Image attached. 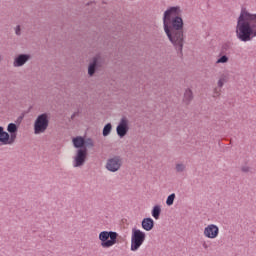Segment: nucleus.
<instances>
[{
  "label": "nucleus",
  "mask_w": 256,
  "mask_h": 256,
  "mask_svg": "<svg viewBox=\"0 0 256 256\" xmlns=\"http://www.w3.org/2000/svg\"><path fill=\"white\" fill-rule=\"evenodd\" d=\"M145 239H147V234H145V232H143L137 228H133L132 236H131L130 250L131 251H139V249L141 248V245H143V243H145Z\"/></svg>",
  "instance_id": "8"
},
{
  "label": "nucleus",
  "mask_w": 256,
  "mask_h": 256,
  "mask_svg": "<svg viewBox=\"0 0 256 256\" xmlns=\"http://www.w3.org/2000/svg\"><path fill=\"white\" fill-rule=\"evenodd\" d=\"M252 27V33H250V38L245 36H240L239 41H243V43H247V41H252L254 37H256V26L253 25Z\"/></svg>",
  "instance_id": "15"
},
{
  "label": "nucleus",
  "mask_w": 256,
  "mask_h": 256,
  "mask_svg": "<svg viewBox=\"0 0 256 256\" xmlns=\"http://www.w3.org/2000/svg\"><path fill=\"white\" fill-rule=\"evenodd\" d=\"M253 25L256 27V14H252L247 11V8L242 7L236 25L237 39L241 38L242 36L250 39L251 33H253L254 29Z\"/></svg>",
  "instance_id": "3"
},
{
  "label": "nucleus",
  "mask_w": 256,
  "mask_h": 256,
  "mask_svg": "<svg viewBox=\"0 0 256 256\" xmlns=\"http://www.w3.org/2000/svg\"><path fill=\"white\" fill-rule=\"evenodd\" d=\"M116 132L120 139H123V137L129 133V119H127V117H122L120 119V122L116 127Z\"/></svg>",
  "instance_id": "10"
},
{
  "label": "nucleus",
  "mask_w": 256,
  "mask_h": 256,
  "mask_svg": "<svg viewBox=\"0 0 256 256\" xmlns=\"http://www.w3.org/2000/svg\"><path fill=\"white\" fill-rule=\"evenodd\" d=\"M19 131V125L16 123H9L7 131L3 126H0V143L2 145H13L17 141V133Z\"/></svg>",
  "instance_id": "4"
},
{
  "label": "nucleus",
  "mask_w": 256,
  "mask_h": 256,
  "mask_svg": "<svg viewBox=\"0 0 256 256\" xmlns=\"http://www.w3.org/2000/svg\"><path fill=\"white\" fill-rule=\"evenodd\" d=\"M141 227L144 231H153L155 221L151 217L144 218L141 222Z\"/></svg>",
  "instance_id": "13"
},
{
  "label": "nucleus",
  "mask_w": 256,
  "mask_h": 256,
  "mask_svg": "<svg viewBox=\"0 0 256 256\" xmlns=\"http://www.w3.org/2000/svg\"><path fill=\"white\" fill-rule=\"evenodd\" d=\"M225 83H227V77L225 75H222L221 78L218 80V87H223V85H225Z\"/></svg>",
  "instance_id": "20"
},
{
  "label": "nucleus",
  "mask_w": 256,
  "mask_h": 256,
  "mask_svg": "<svg viewBox=\"0 0 256 256\" xmlns=\"http://www.w3.org/2000/svg\"><path fill=\"white\" fill-rule=\"evenodd\" d=\"M123 162L121 161V156H114L113 158H109L106 163V169L111 173H117Z\"/></svg>",
  "instance_id": "9"
},
{
  "label": "nucleus",
  "mask_w": 256,
  "mask_h": 256,
  "mask_svg": "<svg viewBox=\"0 0 256 256\" xmlns=\"http://www.w3.org/2000/svg\"><path fill=\"white\" fill-rule=\"evenodd\" d=\"M204 236L207 237V239H217V237H219V226L209 224L204 228Z\"/></svg>",
  "instance_id": "11"
},
{
  "label": "nucleus",
  "mask_w": 256,
  "mask_h": 256,
  "mask_svg": "<svg viewBox=\"0 0 256 256\" xmlns=\"http://www.w3.org/2000/svg\"><path fill=\"white\" fill-rule=\"evenodd\" d=\"M173 203H175V193L170 194L166 199V205H168V207H171Z\"/></svg>",
  "instance_id": "18"
},
{
  "label": "nucleus",
  "mask_w": 256,
  "mask_h": 256,
  "mask_svg": "<svg viewBox=\"0 0 256 256\" xmlns=\"http://www.w3.org/2000/svg\"><path fill=\"white\" fill-rule=\"evenodd\" d=\"M152 217H154L156 220L161 217V205H155L152 208Z\"/></svg>",
  "instance_id": "17"
},
{
  "label": "nucleus",
  "mask_w": 256,
  "mask_h": 256,
  "mask_svg": "<svg viewBox=\"0 0 256 256\" xmlns=\"http://www.w3.org/2000/svg\"><path fill=\"white\" fill-rule=\"evenodd\" d=\"M241 171H243V173H249V167L243 166V167L241 168Z\"/></svg>",
  "instance_id": "25"
},
{
  "label": "nucleus",
  "mask_w": 256,
  "mask_h": 256,
  "mask_svg": "<svg viewBox=\"0 0 256 256\" xmlns=\"http://www.w3.org/2000/svg\"><path fill=\"white\" fill-rule=\"evenodd\" d=\"M50 117L48 113L39 114L34 121V134L41 135V133H45L49 128Z\"/></svg>",
  "instance_id": "7"
},
{
  "label": "nucleus",
  "mask_w": 256,
  "mask_h": 256,
  "mask_svg": "<svg viewBox=\"0 0 256 256\" xmlns=\"http://www.w3.org/2000/svg\"><path fill=\"white\" fill-rule=\"evenodd\" d=\"M202 246L204 247V249H209V245H207L206 242H204V243L202 244Z\"/></svg>",
  "instance_id": "27"
},
{
  "label": "nucleus",
  "mask_w": 256,
  "mask_h": 256,
  "mask_svg": "<svg viewBox=\"0 0 256 256\" xmlns=\"http://www.w3.org/2000/svg\"><path fill=\"white\" fill-rule=\"evenodd\" d=\"M111 131H113V125L111 123L105 124L102 130L103 137H109V135H111Z\"/></svg>",
  "instance_id": "16"
},
{
  "label": "nucleus",
  "mask_w": 256,
  "mask_h": 256,
  "mask_svg": "<svg viewBox=\"0 0 256 256\" xmlns=\"http://www.w3.org/2000/svg\"><path fill=\"white\" fill-rule=\"evenodd\" d=\"M192 101H193V90L188 88L184 93V103H186V105H190Z\"/></svg>",
  "instance_id": "14"
},
{
  "label": "nucleus",
  "mask_w": 256,
  "mask_h": 256,
  "mask_svg": "<svg viewBox=\"0 0 256 256\" xmlns=\"http://www.w3.org/2000/svg\"><path fill=\"white\" fill-rule=\"evenodd\" d=\"M24 118H25V114H21V115L17 118L16 123H17L18 125H21V122L23 121Z\"/></svg>",
  "instance_id": "23"
},
{
  "label": "nucleus",
  "mask_w": 256,
  "mask_h": 256,
  "mask_svg": "<svg viewBox=\"0 0 256 256\" xmlns=\"http://www.w3.org/2000/svg\"><path fill=\"white\" fill-rule=\"evenodd\" d=\"M176 171H177V173H183L185 171V165L184 164H177L176 165Z\"/></svg>",
  "instance_id": "22"
},
{
  "label": "nucleus",
  "mask_w": 256,
  "mask_h": 256,
  "mask_svg": "<svg viewBox=\"0 0 256 256\" xmlns=\"http://www.w3.org/2000/svg\"><path fill=\"white\" fill-rule=\"evenodd\" d=\"M72 143L73 147L77 149L74 156V167H83L87 163L89 149L95 147V143L92 138H85L83 136L74 137Z\"/></svg>",
  "instance_id": "2"
},
{
  "label": "nucleus",
  "mask_w": 256,
  "mask_h": 256,
  "mask_svg": "<svg viewBox=\"0 0 256 256\" xmlns=\"http://www.w3.org/2000/svg\"><path fill=\"white\" fill-rule=\"evenodd\" d=\"M107 65V59L101 53L92 57L88 64V77H95L97 71H101Z\"/></svg>",
  "instance_id": "6"
},
{
  "label": "nucleus",
  "mask_w": 256,
  "mask_h": 256,
  "mask_svg": "<svg viewBox=\"0 0 256 256\" xmlns=\"http://www.w3.org/2000/svg\"><path fill=\"white\" fill-rule=\"evenodd\" d=\"M229 49H231V43L227 42V43H224L222 45V48H221V53L223 55H225V53H227V51H229Z\"/></svg>",
  "instance_id": "19"
},
{
  "label": "nucleus",
  "mask_w": 256,
  "mask_h": 256,
  "mask_svg": "<svg viewBox=\"0 0 256 256\" xmlns=\"http://www.w3.org/2000/svg\"><path fill=\"white\" fill-rule=\"evenodd\" d=\"M16 35H21V26H17L15 30Z\"/></svg>",
  "instance_id": "24"
},
{
  "label": "nucleus",
  "mask_w": 256,
  "mask_h": 256,
  "mask_svg": "<svg viewBox=\"0 0 256 256\" xmlns=\"http://www.w3.org/2000/svg\"><path fill=\"white\" fill-rule=\"evenodd\" d=\"M98 239L103 249H109L119 243V233L115 231H102L99 233Z\"/></svg>",
  "instance_id": "5"
},
{
  "label": "nucleus",
  "mask_w": 256,
  "mask_h": 256,
  "mask_svg": "<svg viewBox=\"0 0 256 256\" xmlns=\"http://www.w3.org/2000/svg\"><path fill=\"white\" fill-rule=\"evenodd\" d=\"M216 63H229V57L227 55H222Z\"/></svg>",
  "instance_id": "21"
},
{
  "label": "nucleus",
  "mask_w": 256,
  "mask_h": 256,
  "mask_svg": "<svg viewBox=\"0 0 256 256\" xmlns=\"http://www.w3.org/2000/svg\"><path fill=\"white\" fill-rule=\"evenodd\" d=\"M181 13H183V10L180 6H170L163 14L164 32L176 50L178 57H183V47L185 45V34L183 32L185 22Z\"/></svg>",
  "instance_id": "1"
},
{
  "label": "nucleus",
  "mask_w": 256,
  "mask_h": 256,
  "mask_svg": "<svg viewBox=\"0 0 256 256\" xmlns=\"http://www.w3.org/2000/svg\"><path fill=\"white\" fill-rule=\"evenodd\" d=\"M31 54H18L15 58H14V62H13V66L14 67H23V65H25V63H27L28 61H31Z\"/></svg>",
  "instance_id": "12"
},
{
  "label": "nucleus",
  "mask_w": 256,
  "mask_h": 256,
  "mask_svg": "<svg viewBox=\"0 0 256 256\" xmlns=\"http://www.w3.org/2000/svg\"><path fill=\"white\" fill-rule=\"evenodd\" d=\"M79 115V111L77 112H74L72 115H71V119H75V117Z\"/></svg>",
  "instance_id": "26"
}]
</instances>
